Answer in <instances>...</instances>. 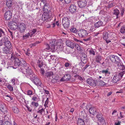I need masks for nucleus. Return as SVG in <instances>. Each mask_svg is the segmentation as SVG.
<instances>
[{
	"mask_svg": "<svg viewBox=\"0 0 125 125\" xmlns=\"http://www.w3.org/2000/svg\"><path fill=\"white\" fill-rule=\"evenodd\" d=\"M61 43L59 41H56L55 40H51L50 42V45L51 46V50L52 51L54 52L55 49V46H57L59 47L61 46Z\"/></svg>",
	"mask_w": 125,
	"mask_h": 125,
	"instance_id": "f257e3e1",
	"label": "nucleus"
},
{
	"mask_svg": "<svg viewBox=\"0 0 125 125\" xmlns=\"http://www.w3.org/2000/svg\"><path fill=\"white\" fill-rule=\"evenodd\" d=\"M20 71L23 73L26 74L29 76H31L32 75V71L31 69V67L29 64H27V66L24 69L22 68L21 70H20ZM31 76H30V77Z\"/></svg>",
	"mask_w": 125,
	"mask_h": 125,
	"instance_id": "f03ea898",
	"label": "nucleus"
},
{
	"mask_svg": "<svg viewBox=\"0 0 125 125\" xmlns=\"http://www.w3.org/2000/svg\"><path fill=\"white\" fill-rule=\"evenodd\" d=\"M70 22V19L68 17H64L62 20V24L65 29H67L69 27Z\"/></svg>",
	"mask_w": 125,
	"mask_h": 125,
	"instance_id": "7ed1b4c3",
	"label": "nucleus"
},
{
	"mask_svg": "<svg viewBox=\"0 0 125 125\" xmlns=\"http://www.w3.org/2000/svg\"><path fill=\"white\" fill-rule=\"evenodd\" d=\"M110 59L113 62L117 64V65L121 62L120 58L117 56L115 55H111Z\"/></svg>",
	"mask_w": 125,
	"mask_h": 125,
	"instance_id": "20e7f679",
	"label": "nucleus"
},
{
	"mask_svg": "<svg viewBox=\"0 0 125 125\" xmlns=\"http://www.w3.org/2000/svg\"><path fill=\"white\" fill-rule=\"evenodd\" d=\"M77 2L79 7L82 8L85 7L87 4V2L85 0H79Z\"/></svg>",
	"mask_w": 125,
	"mask_h": 125,
	"instance_id": "39448f33",
	"label": "nucleus"
},
{
	"mask_svg": "<svg viewBox=\"0 0 125 125\" xmlns=\"http://www.w3.org/2000/svg\"><path fill=\"white\" fill-rule=\"evenodd\" d=\"M9 25L10 28L13 30H15L18 27L17 23L13 21H11Z\"/></svg>",
	"mask_w": 125,
	"mask_h": 125,
	"instance_id": "423d86ee",
	"label": "nucleus"
},
{
	"mask_svg": "<svg viewBox=\"0 0 125 125\" xmlns=\"http://www.w3.org/2000/svg\"><path fill=\"white\" fill-rule=\"evenodd\" d=\"M18 28L21 33L23 32L26 29V26L24 23H21L18 24Z\"/></svg>",
	"mask_w": 125,
	"mask_h": 125,
	"instance_id": "0eeeda50",
	"label": "nucleus"
},
{
	"mask_svg": "<svg viewBox=\"0 0 125 125\" xmlns=\"http://www.w3.org/2000/svg\"><path fill=\"white\" fill-rule=\"evenodd\" d=\"M12 14L10 10L7 11L4 14V18L6 20H9L12 17Z\"/></svg>",
	"mask_w": 125,
	"mask_h": 125,
	"instance_id": "6e6552de",
	"label": "nucleus"
},
{
	"mask_svg": "<svg viewBox=\"0 0 125 125\" xmlns=\"http://www.w3.org/2000/svg\"><path fill=\"white\" fill-rule=\"evenodd\" d=\"M79 36L80 37H84L87 35L86 31L84 30H81L79 31L78 32Z\"/></svg>",
	"mask_w": 125,
	"mask_h": 125,
	"instance_id": "1a4fd4ad",
	"label": "nucleus"
},
{
	"mask_svg": "<svg viewBox=\"0 0 125 125\" xmlns=\"http://www.w3.org/2000/svg\"><path fill=\"white\" fill-rule=\"evenodd\" d=\"M96 117L98 119V122L102 124H104L105 122L103 118L102 117V115H101V113H98Z\"/></svg>",
	"mask_w": 125,
	"mask_h": 125,
	"instance_id": "9d476101",
	"label": "nucleus"
},
{
	"mask_svg": "<svg viewBox=\"0 0 125 125\" xmlns=\"http://www.w3.org/2000/svg\"><path fill=\"white\" fill-rule=\"evenodd\" d=\"M81 61L83 64H85L87 62V56L84 53H82L80 55Z\"/></svg>",
	"mask_w": 125,
	"mask_h": 125,
	"instance_id": "9b49d317",
	"label": "nucleus"
},
{
	"mask_svg": "<svg viewBox=\"0 0 125 125\" xmlns=\"http://www.w3.org/2000/svg\"><path fill=\"white\" fill-rule=\"evenodd\" d=\"M50 16L49 13L47 12H44L42 17V20L43 21H46L49 19Z\"/></svg>",
	"mask_w": 125,
	"mask_h": 125,
	"instance_id": "f8f14e48",
	"label": "nucleus"
},
{
	"mask_svg": "<svg viewBox=\"0 0 125 125\" xmlns=\"http://www.w3.org/2000/svg\"><path fill=\"white\" fill-rule=\"evenodd\" d=\"M33 80L34 83L37 86H41L42 84V82L37 77H33Z\"/></svg>",
	"mask_w": 125,
	"mask_h": 125,
	"instance_id": "ddd939ff",
	"label": "nucleus"
},
{
	"mask_svg": "<svg viewBox=\"0 0 125 125\" xmlns=\"http://www.w3.org/2000/svg\"><path fill=\"white\" fill-rule=\"evenodd\" d=\"M76 6L74 4H71L69 10L72 13H73L76 12Z\"/></svg>",
	"mask_w": 125,
	"mask_h": 125,
	"instance_id": "4468645a",
	"label": "nucleus"
},
{
	"mask_svg": "<svg viewBox=\"0 0 125 125\" xmlns=\"http://www.w3.org/2000/svg\"><path fill=\"white\" fill-rule=\"evenodd\" d=\"M0 110L1 112L4 113V114L7 113V109L5 105L1 103H0Z\"/></svg>",
	"mask_w": 125,
	"mask_h": 125,
	"instance_id": "2eb2a0df",
	"label": "nucleus"
},
{
	"mask_svg": "<svg viewBox=\"0 0 125 125\" xmlns=\"http://www.w3.org/2000/svg\"><path fill=\"white\" fill-rule=\"evenodd\" d=\"M54 75L53 73L52 72H47L45 73L44 76L46 78H47L50 79L51 77H52Z\"/></svg>",
	"mask_w": 125,
	"mask_h": 125,
	"instance_id": "dca6fc26",
	"label": "nucleus"
},
{
	"mask_svg": "<svg viewBox=\"0 0 125 125\" xmlns=\"http://www.w3.org/2000/svg\"><path fill=\"white\" fill-rule=\"evenodd\" d=\"M11 48L4 47L3 49V52L6 54L10 53H11Z\"/></svg>",
	"mask_w": 125,
	"mask_h": 125,
	"instance_id": "f3484780",
	"label": "nucleus"
},
{
	"mask_svg": "<svg viewBox=\"0 0 125 125\" xmlns=\"http://www.w3.org/2000/svg\"><path fill=\"white\" fill-rule=\"evenodd\" d=\"M89 113L93 115H95L97 114L96 109L95 107H91L89 109Z\"/></svg>",
	"mask_w": 125,
	"mask_h": 125,
	"instance_id": "a211bd4d",
	"label": "nucleus"
},
{
	"mask_svg": "<svg viewBox=\"0 0 125 125\" xmlns=\"http://www.w3.org/2000/svg\"><path fill=\"white\" fill-rule=\"evenodd\" d=\"M120 79L119 76L117 75H115L112 79V82L113 83V84H115Z\"/></svg>",
	"mask_w": 125,
	"mask_h": 125,
	"instance_id": "6ab92c4d",
	"label": "nucleus"
},
{
	"mask_svg": "<svg viewBox=\"0 0 125 125\" xmlns=\"http://www.w3.org/2000/svg\"><path fill=\"white\" fill-rule=\"evenodd\" d=\"M66 44L67 46L69 47L72 49H73L74 47V44L71 41L67 40L66 42Z\"/></svg>",
	"mask_w": 125,
	"mask_h": 125,
	"instance_id": "aec40b11",
	"label": "nucleus"
},
{
	"mask_svg": "<svg viewBox=\"0 0 125 125\" xmlns=\"http://www.w3.org/2000/svg\"><path fill=\"white\" fill-rule=\"evenodd\" d=\"M20 66L21 67V66L23 67H24V68L28 64H27L26 62L21 58H20Z\"/></svg>",
	"mask_w": 125,
	"mask_h": 125,
	"instance_id": "412c9836",
	"label": "nucleus"
},
{
	"mask_svg": "<svg viewBox=\"0 0 125 125\" xmlns=\"http://www.w3.org/2000/svg\"><path fill=\"white\" fill-rule=\"evenodd\" d=\"M104 25L103 22L101 21H98L95 23V27L97 28L102 26Z\"/></svg>",
	"mask_w": 125,
	"mask_h": 125,
	"instance_id": "4be33fe9",
	"label": "nucleus"
},
{
	"mask_svg": "<svg viewBox=\"0 0 125 125\" xmlns=\"http://www.w3.org/2000/svg\"><path fill=\"white\" fill-rule=\"evenodd\" d=\"M95 58L96 61L98 63H100V61L102 60V57L99 54H98L96 56Z\"/></svg>",
	"mask_w": 125,
	"mask_h": 125,
	"instance_id": "5701e85b",
	"label": "nucleus"
},
{
	"mask_svg": "<svg viewBox=\"0 0 125 125\" xmlns=\"http://www.w3.org/2000/svg\"><path fill=\"white\" fill-rule=\"evenodd\" d=\"M77 124V125H85L84 121L81 118H79L78 119Z\"/></svg>",
	"mask_w": 125,
	"mask_h": 125,
	"instance_id": "b1692460",
	"label": "nucleus"
},
{
	"mask_svg": "<svg viewBox=\"0 0 125 125\" xmlns=\"http://www.w3.org/2000/svg\"><path fill=\"white\" fill-rule=\"evenodd\" d=\"M106 82H104L103 81L98 80L97 81V83L98 85L100 86H103L106 85L107 83H106Z\"/></svg>",
	"mask_w": 125,
	"mask_h": 125,
	"instance_id": "393cba45",
	"label": "nucleus"
},
{
	"mask_svg": "<svg viewBox=\"0 0 125 125\" xmlns=\"http://www.w3.org/2000/svg\"><path fill=\"white\" fill-rule=\"evenodd\" d=\"M6 5L9 8V10H11L12 9L11 7L12 5V2L10 0L6 1Z\"/></svg>",
	"mask_w": 125,
	"mask_h": 125,
	"instance_id": "a878e982",
	"label": "nucleus"
},
{
	"mask_svg": "<svg viewBox=\"0 0 125 125\" xmlns=\"http://www.w3.org/2000/svg\"><path fill=\"white\" fill-rule=\"evenodd\" d=\"M119 12V10L117 9H115L114 10L113 14L115 15L116 18H118V15Z\"/></svg>",
	"mask_w": 125,
	"mask_h": 125,
	"instance_id": "bb28decb",
	"label": "nucleus"
},
{
	"mask_svg": "<svg viewBox=\"0 0 125 125\" xmlns=\"http://www.w3.org/2000/svg\"><path fill=\"white\" fill-rule=\"evenodd\" d=\"M108 69H107L106 70H103L100 71V72L106 76V75H109L110 74V73L108 71Z\"/></svg>",
	"mask_w": 125,
	"mask_h": 125,
	"instance_id": "cd10ccee",
	"label": "nucleus"
},
{
	"mask_svg": "<svg viewBox=\"0 0 125 125\" xmlns=\"http://www.w3.org/2000/svg\"><path fill=\"white\" fill-rule=\"evenodd\" d=\"M63 79L66 81H68L71 79V75L69 74H67L64 76Z\"/></svg>",
	"mask_w": 125,
	"mask_h": 125,
	"instance_id": "c85d7f7f",
	"label": "nucleus"
},
{
	"mask_svg": "<svg viewBox=\"0 0 125 125\" xmlns=\"http://www.w3.org/2000/svg\"><path fill=\"white\" fill-rule=\"evenodd\" d=\"M117 65L118 66L119 68L121 70H123L125 69V66L123 65L121 62L118 64Z\"/></svg>",
	"mask_w": 125,
	"mask_h": 125,
	"instance_id": "c756f323",
	"label": "nucleus"
},
{
	"mask_svg": "<svg viewBox=\"0 0 125 125\" xmlns=\"http://www.w3.org/2000/svg\"><path fill=\"white\" fill-rule=\"evenodd\" d=\"M96 52V50L95 49H93L91 48L89 51V54L92 55H95V53Z\"/></svg>",
	"mask_w": 125,
	"mask_h": 125,
	"instance_id": "7c9ffc66",
	"label": "nucleus"
},
{
	"mask_svg": "<svg viewBox=\"0 0 125 125\" xmlns=\"http://www.w3.org/2000/svg\"><path fill=\"white\" fill-rule=\"evenodd\" d=\"M43 62L41 60H38L37 62V65L39 67L41 68L43 65Z\"/></svg>",
	"mask_w": 125,
	"mask_h": 125,
	"instance_id": "2f4dec72",
	"label": "nucleus"
},
{
	"mask_svg": "<svg viewBox=\"0 0 125 125\" xmlns=\"http://www.w3.org/2000/svg\"><path fill=\"white\" fill-rule=\"evenodd\" d=\"M31 105L33 107H34L35 108H36L39 105V104L38 102L34 101L32 102L31 103Z\"/></svg>",
	"mask_w": 125,
	"mask_h": 125,
	"instance_id": "473e14b6",
	"label": "nucleus"
},
{
	"mask_svg": "<svg viewBox=\"0 0 125 125\" xmlns=\"http://www.w3.org/2000/svg\"><path fill=\"white\" fill-rule=\"evenodd\" d=\"M4 44L5 47L11 48H12L11 44L9 41Z\"/></svg>",
	"mask_w": 125,
	"mask_h": 125,
	"instance_id": "72a5a7b5",
	"label": "nucleus"
},
{
	"mask_svg": "<svg viewBox=\"0 0 125 125\" xmlns=\"http://www.w3.org/2000/svg\"><path fill=\"white\" fill-rule=\"evenodd\" d=\"M108 33L107 32H104L103 33V37L104 40L108 38Z\"/></svg>",
	"mask_w": 125,
	"mask_h": 125,
	"instance_id": "f704fd0d",
	"label": "nucleus"
},
{
	"mask_svg": "<svg viewBox=\"0 0 125 125\" xmlns=\"http://www.w3.org/2000/svg\"><path fill=\"white\" fill-rule=\"evenodd\" d=\"M6 31V30L5 29H0V37L2 36L5 35V31Z\"/></svg>",
	"mask_w": 125,
	"mask_h": 125,
	"instance_id": "c9c22d12",
	"label": "nucleus"
},
{
	"mask_svg": "<svg viewBox=\"0 0 125 125\" xmlns=\"http://www.w3.org/2000/svg\"><path fill=\"white\" fill-rule=\"evenodd\" d=\"M120 31L121 33L122 34H124L125 33V25H123L121 27Z\"/></svg>",
	"mask_w": 125,
	"mask_h": 125,
	"instance_id": "e433bc0d",
	"label": "nucleus"
},
{
	"mask_svg": "<svg viewBox=\"0 0 125 125\" xmlns=\"http://www.w3.org/2000/svg\"><path fill=\"white\" fill-rule=\"evenodd\" d=\"M1 40L4 44L9 41L8 38L6 36H5L3 37Z\"/></svg>",
	"mask_w": 125,
	"mask_h": 125,
	"instance_id": "4c0bfd02",
	"label": "nucleus"
},
{
	"mask_svg": "<svg viewBox=\"0 0 125 125\" xmlns=\"http://www.w3.org/2000/svg\"><path fill=\"white\" fill-rule=\"evenodd\" d=\"M36 31V29H34L30 30V33L31 37L33 35L35 34Z\"/></svg>",
	"mask_w": 125,
	"mask_h": 125,
	"instance_id": "58836bf2",
	"label": "nucleus"
},
{
	"mask_svg": "<svg viewBox=\"0 0 125 125\" xmlns=\"http://www.w3.org/2000/svg\"><path fill=\"white\" fill-rule=\"evenodd\" d=\"M97 83V81H94L92 80L90 85L92 86L95 87L96 86Z\"/></svg>",
	"mask_w": 125,
	"mask_h": 125,
	"instance_id": "ea45409f",
	"label": "nucleus"
},
{
	"mask_svg": "<svg viewBox=\"0 0 125 125\" xmlns=\"http://www.w3.org/2000/svg\"><path fill=\"white\" fill-rule=\"evenodd\" d=\"M13 110L14 113L18 114L19 112V110L17 107L14 106L13 107Z\"/></svg>",
	"mask_w": 125,
	"mask_h": 125,
	"instance_id": "a19ab883",
	"label": "nucleus"
},
{
	"mask_svg": "<svg viewBox=\"0 0 125 125\" xmlns=\"http://www.w3.org/2000/svg\"><path fill=\"white\" fill-rule=\"evenodd\" d=\"M13 68L14 69H16L17 68H18V69L20 71V70H21V68H21L20 66L18 65L17 64H16L14 63V64L13 67Z\"/></svg>",
	"mask_w": 125,
	"mask_h": 125,
	"instance_id": "79ce46f5",
	"label": "nucleus"
},
{
	"mask_svg": "<svg viewBox=\"0 0 125 125\" xmlns=\"http://www.w3.org/2000/svg\"><path fill=\"white\" fill-rule=\"evenodd\" d=\"M44 0H42V2L44 3V4L43 7L44 8H46L47 9H49V4L47 3H46V2L44 4Z\"/></svg>",
	"mask_w": 125,
	"mask_h": 125,
	"instance_id": "37998d69",
	"label": "nucleus"
},
{
	"mask_svg": "<svg viewBox=\"0 0 125 125\" xmlns=\"http://www.w3.org/2000/svg\"><path fill=\"white\" fill-rule=\"evenodd\" d=\"M70 30L71 32L74 33H76L77 31L76 29L74 27L72 28Z\"/></svg>",
	"mask_w": 125,
	"mask_h": 125,
	"instance_id": "c03bdc74",
	"label": "nucleus"
},
{
	"mask_svg": "<svg viewBox=\"0 0 125 125\" xmlns=\"http://www.w3.org/2000/svg\"><path fill=\"white\" fill-rule=\"evenodd\" d=\"M74 47L78 50L80 51L82 50L81 47L77 44H74Z\"/></svg>",
	"mask_w": 125,
	"mask_h": 125,
	"instance_id": "a18cd8bd",
	"label": "nucleus"
},
{
	"mask_svg": "<svg viewBox=\"0 0 125 125\" xmlns=\"http://www.w3.org/2000/svg\"><path fill=\"white\" fill-rule=\"evenodd\" d=\"M15 63L16 64H17L18 65L20 66V59L19 58H16L15 59Z\"/></svg>",
	"mask_w": 125,
	"mask_h": 125,
	"instance_id": "49530a36",
	"label": "nucleus"
},
{
	"mask_svg": "<svg viewBox=\"0 0 125 125\" xmlns=\"http://www.w3.org/2000/svg\"><path fill=\"white\" fill-rule=\"evenodd\" d=\"M29 36H30V33L29 32H28L23 36V38L24 39H26L29 37Z\"/></svg>",
	"mask_w": 125,
	"mask_h": 125,
	"instance_id": "de8ad7c7",
	"label": "nucleus"
},
{
	"mask_svg": "<svg viewBox=\"0 0 125 125\" xmlns=\"http://www.w3.org/2000/svg\"><path fill=\"white\" fill-rule=\"evenodd\" d=\"M7 87L9 89L10 91H13V87L10 85L9 84L7 85Z\"/></svg>",
	"mask_w": 125,
	"mask_h": 125,
	"instance_id": "09e8293b",
	"label": "nucleus"
},
{
	"mask_svg": "<svg viewBox=\"0 0 125 125\" xmlns=\"http://www.w3.org/2000/svg\"><path fill=\"white\" fill-rule=\"evenodd\" d=\"M3 125H12V124L10 122L6 121L4 123Z\"/></svg>",
	"mask_w": 125,
	"mask_h": 125,
	"instance_id": "8fccbe9b",
	"label": "nucleus"
},
{
	"mask_svg": "<svg viewBox=\"0 0 125 125\" xmlns=\"http://www.w3.org/2000/svg\"><path fill=\"white\" fill-rule=\"evenodd\" d=\"M110 16H107L105 18L104 20L106 22H107L110 20Z\"/></svg>",
	"mask_w": 125,
	"mask_h": 125,
	"instance_id": "3c124183",
	"label": "nucleus"
},
{
	"mask_svg": "<svg viewBox=\"0 0 125 125\" xmlns=\"http://www.w3.org/2000/svg\"><path fill=\"white\" fill-rule=\"evenodd\" d=\"M92 80L93 79H91L89 78L86 80V82L88 83L90 85Z\"/></svg>",
	"mask_w": 125,
	"mask_h": 125,
	"instance_id": "603ef678",
	"label": "nucleus"
},
{
	"mask_svg": "<svg viewBox=\"0 0 125 125\" xmlns=\"http://www.w3.org/2000/svg\"><path fill=\"white\" fill-rule=\"evenodd\" d=\"M43 10L44 12H47L48 13L50 12V10L49 9H47L45 8H43Z\"/></svg>",
	"mask_w": 125,
	"mask_h": 125,
	"instance_id": "864d4df0",
	"label": "nucleus"
},
{
	"mask_svg": "<svg viewBox=\"0 0 125 125\" xmlns=\"http://www.w3.org/2000/svg\"><path fill=\"white\" fill-rule=\"evenodd\" d=\"M32 93V91L30 90H28L27 92V94L29 95L33 94Z\"/></svg>",
	"mask_w": 125,
	"mask_h": 125,
	"instance_id": "5fc2aeb1",
	"label": "nucleus"
},
{
	"mask_svg": "<svg viewBox=\"0 0 125 125\" xmlns=\"http://www.w3.org/2000/svg\"><path fill=\"white\" fill-rule=\"evenodd\" d=\"M49 103V100H48V98H47V99L46 100V101L45 103L44 104V106L45 107H48V106H47V105L48 104V103Z\"/></svg>",
	"mask_w": 125,
	"mask_h": 125,
	"instance_id": "6e6d98bb",
	"label": "nucleus"
},
{
	"mask_svg": "<svg viewBox=\"0 0 125 125\" xmlns=\"http://www.w3.org/2000/svg\"><path fill=\"white\" fill-rule=\"evenodd\" d=\"M44 110L43 108H42L37 111V113H40L41 114H42L43 112H44Z\"/></svg>",
	"mask_w": 125,
	"mask_h": 125,
	"instance_id": "4d7b16f0",
	"label": "nucleus"
},
{
	"mask_svg": "<svg viewBox=\"0 0 125 125\" xmlns=\"http://www.w3.org/2000/svg\"><path fill=\"white\" fill-rule=\"evenodd\" d=\"M46 49L47 50H51V46L47 44H46Z\"/></svg>",
	"mask_w": 125,
	"mask_h": 125,
	"instance_id": "13d9d810",
	"label": "nucleus"
},
{
	"mask_svg": "<svg viewBox=\"0 0 125 125\" xmlns=\"http://www.w3.org/2000/svg\"><path fill=\"white\" fill-rule=\"evenodd\" d=\"M91 39V37H90L89 38L83 39V40L85 42L90 41Z\"/></svg>",
	"mask_w": 125,
	"mask_h": 125,
	"instance_id": "bf43d9fd",
	"label": "nucleus"
},
{
	"mask_svg": "<svg viewBox=\"0 0 125 125\" xmlns=\"http://www.w3.org/2000/svg\"><path fill=\"white\" fill-rule=\"evenodd\" d=\"M125 73V71H123L119 73V75L121 77H122L123 76L124 74Z\"/></svg>",
	"mask_w": 125,
	"mask_h": 125,
	"instance_id": "052dcab7",
	"label": "nucleus"
},
{
	"mask_svg": "<svg viewBox=\"0 0 125 125\" xmlns=\"http://www.w3.org/2000/svg\"><path fill=\"white\" fill-rule=\"evenodd\" d=\"M70 65V64L69 62H65V66L66 67H68Z\"/></svg>",
	"mask_w": 125,
	"mask_h": 125,
	"instance_id": "680f3d73",
	"label": "nucleus"
},
{
	"mask_svg": "<svg viewBox=\"0 0 125 125\" xmlns=\"http://www.w3.org/2000/svg\"><path fill=\"white\" fill-rule=\"evenodd\" d=\"M73 39L76 42H79L81 43L82 42V41L79 40L75 38H74Z\"/></svg>",
	"mask_w": 125,
	"mask_h": 125,
	"instance_id": "e2e57ef3",
	"label": "nucleus"
},
{
	"mask_svg": "<svg viewBox=\"0 0 125 125\" xmlns=\"http://www.w3.org/2000/svg\"><path fill=\"white\" fill-rule=\"evenodd\" d=\"M26 107L27 108L28 110L30 112H31L32 109L29 106L27 105Z\"/></svg>",
	"mask_w": 125,
	"mask_h": 125,
	"instance_id": "0e129e2a",
	"label": "nucleus"
},
{
	"mask_svg": "<svg viewBox=\"0 0 125 125\" xmlns=\"http://www.w3.org/2000/svg\"><path fill=\"white\" fill-rule=\"evenodd\" d=\"M40 72L44 76V71L43 69H41L40 70Z\"/></svg>",
	"mask_w": 125,
	"mask_h": 125,
	"instance_id": "69168bd1",
	"label": "nucleus"
},
{
	"mask_svg": "<svg viewBox=\"0 0 125 125\" xmlns=\"http://www.w3.org/2000/svg\"><path fill=\"white\" fill-rule=\"evenodd\" d=\"M11 82L13 85H15V80L14 79H12L11 80Z\"/></svg>",
	"mask_w": 125,
	"mask_h": 125,
	"instance_id": "338daca9",
	"label": "nucleus"
},
{
	"mask_svg": "<svg viewBox=\"0 0 125 125\" xmlns=\"http://www.w3.org/2000/svg\"><path fill=\"white\" fill-rule=\"evenodd\" d=\"M66 3L68 4L70 3L71 1V0H64Z\"/></svg>",
	"mask_w": 125,
	"mask_h": 125,
	"instance_id": "774afa93",
	"label": "nucleus"
}]
</instances>
